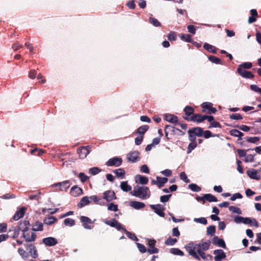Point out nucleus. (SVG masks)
I'll use <instances>...</instances> for the list:
<instances>
[{
  "label": "nucleus",
  "mask_w": 261,
  "mask_h": 261,
  "mask_svg": "<svg viewBox=\"0 0 261 261\" xmlns=\"http://www.w3.org/2000/svg\"><path fill=\"white\" fill-rule=\"evenodd\" d=\"M211 242L207 241L206 242H201L199 243H196L191 242L185 246V248L194 259L200 260L201 258L203 260H207V257L212 258V256L210 254H206L204 251L208 250L210 248Z\"/></svg>",
  "instance_id": "nucleus-1"
},
{
  "label": "nucleus",
  "mask_w": 261,
  "mask_h": 261,
  "mask_svg": "<svg viewBox=\"0 0 261 261\" xmlns=\"http://www.w3.org/2000/svg\"><path fill=\"white\" fill-rule=\"evenodd\" d=\"M130 194L133 196L142 199H147L150 196V192L149 188L145 186H136L134 188V190L130 191Z\"/></svg>",
  "instance_id": "nucleus-2"
},
{
  "label": "nucleus",
  "mask_w": 261,
  "mask_h": 261,
  "mask_svg": "<svg viewBox=\"0 0 261 261\" xmlns=\"http://www.w3.org/2000/svg\"><path fill=\"white\" fill-rule=\"evenodd\" d=\"M149 206L159 216L161 217H165V214L164 211L165 210V208L162 204H151Z\"/></svg>",
  "instance_id": "nucleus-3"
},
{
  "label": "nucleus",
  "mask_w": 261,
  "mask_h": 261,
  "mask_svg": "<svg viewBox=\"0 0 261 261\" xmlns=\"http://www.w3.org/2000/svg\"><path fill=\"white\" fill-rule=\"evenodd\" d=\"M165 133L166 137L167 138V139H169V138L168 137V134L170 133L171 134L174 135L178 132L181 133V135H185V133L181 131L180 129L175 128L174 126H172L171 125H166L165 126Z\"/></svg>",
  "instance_id": "nucleus-4"
},
{
  "label": "nucleus",
  "mask_w": 261,
  "mask_h": 261,
  "mask_svg": "<svg viewBox=\"0 0 261 261\" xmlns=\"http://www.w3.org/2000/svg\"><path fill=\"white\" fill-rule=\"evenodd\" d=\"M104 223L111 227H115L118 230H123L125 229L123 225L115 219L112 220H105Z\"/></svg>",
  "instance_id": "nucleus-5"
},
{
  "label": "nucleus",
  "mask_w": 261,
  "mask_h": 261,
  "mask_svg": "<svg viewBox=\"0 0 261 261\" xmlns=\"http://www.w3.org/2000/svg\"><path fill=\"white\" fill-rule=\"evenodd\" d=\"M122 163V159L119 157H114L110 159L106 163L108 166L119 167Z\"/></svg>",
  "instance_id": "nucleus-6"
},
{
  "label": "nucleus",
  "mask_w": 261,
  "mask_h": 261,
  "mask_svg": "<svg viewBox=\"0 0 261 261\" xmlns=\"http://www.w3.org/2000/svg\"><path fill=\"white\" fill-rule=\"evenodd\" d=\"M76 151L81 159H85L90 153V148L89 146H82L78 148Z\"/></svg>",
  "instance_id": "nucleus-7"
},
{
  "label": "nucleus",
  "mask_w": 261,
  "mask_h": 261,
  "mask_svg": "<svg viewBox=\"0 0 261 261\" xmlns=\"http://www.w3.org/2000/svg\"><path fill=\"white\" fill-rule=\"evenodd\" d=\"M185 120L188 121L201 123L205 120V117L204 115L199 114H195L190 117L185 118Z\"/></svg>",
  "instance_id": "nucleus-8"
},
{
  "label": "nucleus",
  "mask_w": 261,
  "mask_h": 261,
  "mask_svg": "<svg viewBox=\"0 0 261 261\" xmlns=\"http://www.w3.org/2000/svg\"><path fill=\"white\" fill-rule=\"evenodd\" d=\"M213 103L210 102H203L201 105V107L203 108L201 112L202 113H204L205 112V109H207L209 111V113L215 114L217 110L216 108L213 107Z\"/></svg>",
  "instance_id": "nucleus-9"
},
{
  "label": "nucleus",
  "mask_w": 261,
  "mask_h": 261,
  "mask_svg": "<svg viewBox=\"0 0 261 261\" xmlns=\"http://www.w3.org/2000/svg\"><path fill=\"white\" fill-rule=\"evenodd\" d=\"M237 71L240 75L245 79H252L254 76L251 71L245 70V69H242L241 67H238Z\"/></svg>",
  "instance_id": "nucleus-10"
},
{
  "label": "nucleus",
  "mask_w": 261,
  "mask_h": 261,
  "mask_svg": "<svg viewBox=\"0 0 261 261\" xmlns=\"http://www.w3.org/2000/svg\"><path fill=\"white\" fill-rule=\"evenodd\" d=\"M156 241L154 239L149 240L148 242L149 248L147 249V252L149 254L158 253L159 252V249L155 247Z\"/></svg>",
  "instance_id": "nucleus-11"
},
{
  "label": "nucleus",
  "mask_w": 261,
  "mask_h": 261,
  "mask_svg": "<svg viewBox=\"0 0 261 261\" xmlns=\"http://www.w3.org/2000/svg\"><path fill=\"white\" fill-rule=\"evenodd\" d=\"M80 219L85 229H91L92 228L90 225L92 224L93 222L89 217L83 216L80 217Z\"/></svg>",
  "instance_id": "nucleus-12"
},
{
  "label": "nucleus",
  "mask_w": 261,
  "mask_h": 261,
  "mask_svg": "<svg viewBox=\"0 0 261 261\" xmlns=\"http://www.w3.org/2000/svg\"><path fill=\"white\" fill-rule=\"evenodd\" d=\"M139 159V152L138 151L130 152L127 155V159L132 163L137 162Z\"/></svg>",
  "instance_id": "nucleus-13"
},
{
  "label": "nucleus",
  "mask_w": 261,
  "mask_h": 261,
  "mask_svg": "<svg viewBox=\"0 0 261 261\" xmlns=\"http://www.w3.org/2000/svg\"><path fill=\"white\" fill-rule=\"evenodd\" d=\"M22 232V237L25 239L26 242H31L35 241L37 235L35 232H32L31 234L30 232L28 231H24Z\"/></svg>",
  "instance_id": "nucleus-14"
},
{
  "label": "nucleus",
  "mask_w": 261,
  "mask_h": 261,
  "mask_svg": "<svg viewBox=\"0 0 261 261\" xmlns=\"http://www.w3.org/2000/svg\"><path fill=\"white\" fill-rule=\"evenodd\" d=\"M103 199L107 201L110 202L117 198L115 193L113 191L108 190L103 193Z\"/></svg>",
  "instance_id": "nucleus-15"
},
{
  "label": "nucleus",
  "mask_w": 261,
  "mask_h": 261,
  "mask_svg": "<svg viewBox=\"0 0 261 261\" xmlns=\"http://www.w3.org/2000/svg\"><path fill=\"white\" fill-rule=\"evenodd\" d=\"M42 243L47 246H54L58 244V241L55 238L47 237L43 239Z\"/></svg>",
  "instance_id": "nucleus-16"
},
{
  "label": "nucleus",
  "mask_w": 261,
  "mask_h": 261,
  "mask_svg": "<svg viewBox=\"0 0 261 261\" xmlns=\"http://www.w3.org/2000/svg\"><path fill=\"white\" fill-rule=\"evenodd\" d=\"M212 243L224 249L226 248L224 241L222 239H220L217 236H215L212 239Z\"/></svg>",
  "instance_id": "nucleus-17"
},
{
  "label": "nucleus",
  "mask_w": 261,
  "mask_h": 261,
  "mask_svg": "<svg viewBox=\"0 0 261 261\" xmlns=\"http://www.w3.org/2000/svg\"><path fill=\"white\" fill-rule=\"evenodd\" d=\"M203 130L201 127H195L188 130V133L193 134L197 137H202L203 136Z\"/></svg>",
  "instance_id": "nucleus-18"
},
{
  "label": "nucleus",
  "mask_w": 261,
  "mask_h": 261,
  "mask_svg": "<svg viewBox=\"0 0 261 261\" xmlns=\"http://www.w3.org/2000/svg\"><path fill=\"white\" fill-rule=\"evenodd\" d=\"M215 255L214 259L216 261L220 260L225 258L226 255L223 250L217 249L214 251Z\"/></svg>",
  "instance_id": "nucleus-19"
},
{
  "label": "nucleus",
  "mask_w": 261,
  "mask_h": 261,
  "mask_svg": "<svg viewBox=\"0 0 261 261\" xmlns=\"http://www.w3.org/2000/svg\"><path fill=\"white\" fill-rule=\"evenodd\" d=\"M30 222L28 220L21 221L18 222L17 227L22 232L28 231Z\"/></svg>",
  "instance_id": "nucleus-20"
},
{
  "label": "nucleus",
  "mask_w": 261,
  "mask_h": 261,
  "mask_svg": "<svg viewBox=\"0 0 261 261\" xmlns=\"http://www.w3.org/2000/svg\"><path fill=\"white\" fill-rule=\"evenodd\" d=\"M69 180H65L62 182L55 184L54 186H58L60 191L66 190L70 187Z\"/></svg>",
  "instance_id": "nucleus-21"
},
{
  "label": "nucleus",
  "mask_w": 261,
  "mask_h": 261,
  "mask_svg": "<svg viewBox=\"0 0 261 261\" xmlns=\"http://www.w3.org/2000/svg\"><path fill=\"white\" fill-rule=\"evenodd\" d=\"M247 173L251 179L258 180L260 178V175L257 171L254 169H251L247 171Z\"/></svg>",
  "instance_id": "nucleus-22"
},
{
  "label": "nucleus",
  "mask_w": 261,
  "mask_h": 261,
  "mask_svg": "<svg viewBox=\"0 0 261 261\" xmlns=\"http://www.w3.org/2000/svg\"><path fill=\"white\" fill-rule=\"evenodd\" d=\"M25 210L26 208L25 207H21L19 211H16L12 219L16 221L23 217L24 215Z\"/></svg>",
  "instance_id": "nucleus-23"
},
{
  "label": "nucleus",
  "mask_w": 261,
  "mask_h": 261,
  "mask_svg": "<svg viewBox=\"0 0 261 261\" xmlns=\"http://www.w3.org/2000/svg\"><path fill=\"white\" fill-rule=\"evenodd\" d=\"M184 111L185 114V116H183L184 119H185V118L190 117L194 114V109L191 106H186L184 108Z\"/></svg>",
  "instance_id": "nucleus-24"
},
{
  "label": "nucleus",
  "mask_w": 261,
  "mask_h": 261,
  "mask_svg": "<svg viewBox=\"0 0 261 261\" xmlns=\"http://www.w3.org/2000/svg\"><path fill=\"white\" fill-rule=\"evenodd\" d=\"M129 205L136 210H140L144 208L145 204L143 202L137 201H132L129 203Z\"/></svg>",
  "instance_id": "nucleus-25"
},
{
  "label": "nucleus",
  "mask_w": 261,
  "mask_h": 261,
  "mask_svg": "<svg viewBox=\"0 0 261 261\" xmlns=\"http://www.w3.org/2000/svg\"><path fill=\"white\" fill-rule=\"evenodd\" d=\"M83 193L82 189L77 186H73L70 189V193L73 196H77L81 195Z\"/></svg>",
  "instance_id": "nucleus-26"
},
{
  "label": "nucleus",
  "mask_w": 261,
  "mask_h": 261,
  "mask_svg": "<svg viewBox=\"0 0 261 261\" xmlns=\"http://www.w3.org/2000/svg\"><path fill=\"white\" fill-rule=\"evenodd\" d=\"M136 182H139L142 185H146L148 182V178L143 175L138 174L136 176Z\"/></svg>",
  "instance_id": "nucleus-27"
},
{
  "label": "nucleus",
  "mask_w": 261,
  "mask_h": 261,
  "mask_svg": "<svg viewBox=\"0 0 261 261\" xmlns=\"http://www.w3.org/2000/svg\"><path fill=\"white\" fill-rule=\"evenodd\" d=\"M252 222V220L251 219L247 217H243V223L245 224H249L251 226H255V227H258V223L255 219H253V224H251Z\"/></svg>",
  "instance_id": "nucleus-28"
},
{
  "label": "nucleus",
  "mask_w": 261,
  "mask_h": 261,
  "mask_svg": "<svg viewBox=\"0 0 261 261\" xmlns=\"http://www.w3.org/2000/svg\"><path fill=\"white\" fill-rule=\"evenodd\" d=\"M90 203L89 198L88 196L83 197L80 200V202L77 204V206L79 208H82Z\"/></svg>",
  "instance_id": "nucleus-29"
},
{
  "label": "nucleus",
  "mask_w": 261,
  "mask_h": 261,
  "mask_svg": "<svg viewBox=\"0 0 261 261\" xmlns=\"http://www.w3.org/2000/svg\"><path fill=\"white\" fill-rule=\"evenodd\" d=\"M165 119L167 121L171 123H177L178 122V118L172 114H166Z\"/></svg>",
  "instance_id": "nucleus-30"
},
{
  "label": "nucleus",
  "mask_w": 261,
  "mask_h": 261,
  "mask_svg": "<svg viewBox=\"0 0 261 261\" xmlns=\"http://www.w3.org/2000/svg\"><path fill=\"white\" fill-rule=\"evenodd\" d=\"M203 48L205 50L209 51L210 53H212L213 54H216V53H217V48L215 46H214L212 45H211L207 43H205L204 44Z\"/></svg>",
  "instance_id": "nucleus-31"
},
{
  "label": "nucleus",
  "mask_w": 261,
  "mask_h": 261,
  "mask_svg": "<svg viewBox=\"0 0 261 261\" xmlns=\"http://www.w3.org/2000/svg\"><path fill=\"white\" fill-rule=\"evenodd\" d=\"M149 129V126L147 125H143L140 126L136 131V134H139L140 136H143Z\"/></svg>",
  "instance_id": "nucleus-32"
},
{
  "label": "nucleus",
  "mask_w": 261,
  "mask_h": 261,
  "mask_svg": "<svg viewBox=\"0 0 261 261\" xmlns=\"http://www.w3.org/2000/svg\"><path fill=\"white\" fill-rule=\"evenodd\" d=\"M156 179L158 180L157 182L159 188H162L168 180L167 177H161L159 176L156 177Z\"/></svg>",
  "instance_id": "nucleus-33"
},
{
  "label": "nucleus",
  "mask_w": 261,
  "mask_h": 261,
  "mask_svg": "<svg viewBox=\"0 0 261 261\" xmlns=\"http://www.w3.org/2000/svg\"><path fill=\"white\" fill-rule=\"evenodd\" d=\"M43 229V224L39 221H36L33 225L32 230L35 231H42Z\"/></svg>",
  "instance_id": "nucleus-34"
},
{
  "label": "nucleus",
  "mask_w": 261,
  "mask_h": 261,
  "mask_svg": "<svg viewBox=\"0 0 261 261\" xmlns=\"http://www.w3.org/2000/svg\"><path fill=\"white\" fill-rule=\"evenodd\" d=\"M204 198L210 202L218 201L217 198L211 194H204Z\"/></svg>",
  "instance_id": "nucleus-35"
},
{
  "label": "nucleus",
  "mask_w": 261,
  "mask_h": 261,
  "mask_svg": "<svg viewBox=\"0 0 261 261\" xmlns=\"http://www.w3.org/2000/svg\"><path fill=\"white\" fill-rule=\"evenodd\" d=\"M114 173L117 177H120L121 179L124 178L125 175V171L122 168H119L115 170L114 171Z\"/></svg>",
  "instance_id": "nucleus-36"
},
{
  "label": "nucleus",
  "mask_w": 261,
  "mask_h": 261,
  "mask_svg": "<svg viewBox=\"0 0 261 261\" xmlns=\"http://www.w3.org/2000/svg\"><path fill=\"white\" fill-rule=\"evenodd\" d=\"M121 189L124 192H129L132 190V187L128 185L127 181H122L120 184Z\"/></svg>",
  "instance_id": "nucleus-37"
},
{
  "label": "nucleus",
  "mask_w": 261,
  "mask_h": 261,
  "mask_svg": "<svg viewBox=\"0 0 261 261\" xmlns=\"http://www.w3.org/2000/svg\"><path fill=\"white\" fill-rule=\"evenodd\" d=\"M57 219L53 216L46 218L44 220V223L46 225H50L57 221Z\"/></svg>",
  "instance_id": "nucleus-38"
},
{
  "label": "nucleus",
  "mask_w": 261,
  "mask_h": 261,
  "mask_svg": "<svg viewBox=\"0 0 261 261\" xmlns=\"http://www.w3.org/2000/svg\"><path fill=\"white\" fill-rule=\"evenodd\" d=\"M170 252L174 255L184 256V253L178 248H173L170 249Z\"/></svg>",
  "instance_id": "nucleus-39"
},
{
  "label": "nucleus",
  "mask_w": 261,
  "mask_h": 261,
  "mask_svg": "<svg viewBox=\"0 0 261 261\" xmlns=\"http://www.w3.org/2000/svg\"><path fill=\"white\" fill-rule=\"evenodd\" d=\"M180 38L187 42H192V38L190 34H181L179 35Z\"/></svg>",
  "instance_id": "nucleus-40"
},
{
  "label": "nucleus",
  "mask_w": 261,
  "mask_h": 261,
  "mask_svg": "<svg viewBox=\"0 0 261 261\" xmlns=\"http://www.w3.org/2000/svg\"><path fill=\"white\" fill-rule=\"evenodd\" d=\"M208 60L212 63H215L217 64H222L221 60L220 58L216 57L214 56H210L208 57Z\"/></svg>",
  "instance_id": "nucleus-41"
},
{
  "label": "nucleus",
  "mask_w": 261,
  "mask_h": 261,
  "mask_svg": "<svg viewBox=\"0 0 261 261\" xmlns=\"http://www.w3.org/2000/svg\"><path fill=\"white\" fill-rule=\"evenodd\" d=\"M31 154L41 156L44 153V150L41 149L35 148L31 149L30 151Z\"/></svg>",
  "instance_id": "nucleus-42"
},
{
  "label": "nucleus",
  "mask_w": 261,
  "mask_h": 261,
  "mask_svg": "<svg viewBox=\"0 0 261 261\" xmlns=\"http://www.w3.org/2000/svg\"><path fill=\"white\" fill-rule=\"evenodd\" d=\"M124 231L126 233L127 237L130 239L131 240L135 241H138V238L134 233H132L129 231H128L126 229H124Z\"/></svg>",
  "instance_id": "nucleus-43"
},
{
  "label": "nucleus",
  "mask_w": 261,
  "mask_h": 261,
  "mask_svg": "<svg viewBox=\"0 0 261 261\" xmlns=\"http://www.w3.org/2000/svg\"><path fill=\"white\" fill-rule=\"evenodd\" d=\"M149 22L153 25L156 27H161V23L158 21V20L153 17H149Z\"/></svg>",
  "instance_id": "nucleus-44"
},
{
  "label": "nucleus",
  "mask_w": 261,
  "mask_h": 261,
  "mask_svg": "<svg viewBox=\"0 0 261 261\" xmlns=\"http://www.w3.org/2000/svg\"><path fill=\"white\" fill-rule=\"evenodd\" d=\"M216 232V227L214 225H210L206 229L207 235H213Z\"/></svg>",
  "instance_id": "nucleus-45"
},
{
  "label": "nucleus",
  "mask_w": 261,
  "mask_h": 261,
  "mask_svg": "<svg viewBox=\"0 0 261 261\" xmlns=\"http://www.w3.org/2000/svg\"><path fill=\"white\" fill-rule=\"evenodd\" d=\"M177 240L176 239L169 237L165 241V244L166 245L172 246L174 245L177 242Z\"/></svg>",
  "instance_id": "nucleus-46"
},
{
  "label": "nucleus",
  "mask_w": 261,
  "mask_h": 261,
  "mask_svg": "<svg viewBox=\"0 0 261 261\" xmlns=\"http://www.w3.org/2000/svg\"><path fill=\"white\" fill-rule=\"evenodd\" d=\"M197 146L196 142H190L188 146L187 152L188 154L191 152Z\"/></svg>",
  "instance_id": "nucleus-47"
},
{
  "label": "nucleus",
  "mask_w": 261,
  "mask_h": 261,
  "mask_svg": "<svg viewBox=\"0 0 261 261\" xmlns=\"http://www.w3.org/2000/svg\"><path fill=\"white\" fill-rule=\"evenodd\" d=\"M65 226H72L75 225V221L71 218H66L64 221Z\"/></svg>",
  "instance_id": "nucleus-48"
},
{
  "label": "nucleus",
  "mask_w": 261,
  "mask_h": 261,
  "mask_svg": "<svg viewBox=\"0 0 261 261\" xmlns=\"http://www.w3.org/2000/svg\"><path fill=\"white\" fill-rule=\"evenodd\" d=\"M101 170L98 167H92L89 169V173L91 175H95L101 172Z\"/></svg>",
  "instance_id": "nucleus-49"
},
{
  "label": "nucleus",
  "mask_w": 261,
  "mask_h": 261,
  "mask_svg": "<svg viewBox=\"0 0 261 261\" xmlns=\"http://www.w3.org/2000/svg\"><path fill=\"white\" fill-rule=\"evenodd\" d=\"M246 140L249 143H255L259 141V138L257 137H247L246 138Z\"/></svg>",
  "instance_id": "nucleus-50"
},
{
  "label": "nucleus",
  "mask_w": 261,
  "mask_h": 261,
  "mask_svg": "<svg viewBox=\"0 0 261 261\" xmlns=\"http://www.w3.org/2000/svg\"><path fill=\"white\" fill-rule=\"evenodd\" d=\"M252 66L251 62H244L239 65L238 67L242 68V69H250Z\"/></svg>",
  "instance_id": "nucleus-51"
},
{
  "label": "nucleus",
  "mask_w": 261,
  "mask_h": 261,
  "mask_svg": "<svg viewBox=\"0 0 261 261\" xmlns=\"http://www.w3.org/2000/svg\"><path fill=\"white\" fill-rule=\"evenodd\" d=\"M230 119L232 120H242L243 117L242 115L238 113H233L229 115Z\"/></svg>",
  "instance_id": "nucleus-52"
},
{
  "label": "nucleus",
  "mask_w": 261,
  "mask_h": 261,
  "mask_svg": "<svg viewBox=\"0 0 261 261\" xmlns=\"http://www.w3.org/2000/svg\"><path fill=\"white\" fill-rule=\"evenodd\" d=\"M78 177L80 178L81 182L83 183L86 182L89 178V177L85 175V174L83 172H80L78 175Z\"/></svg>",
  "instance_id": "nucleus-53"
},
{
  "label": "nucleus",
  "mask_w": 261,
  "mask_h": 261,
  "mask_svg": "<svg viewBox=\"0 0 261 261\" xmlns=\"http://www.w3.org/2000/svg\"><path fill=\"white\" fill-rule=\"evenodd\" d=\"M189 188L194 192H199L201 190V188L195 184H191L189 185Z\"/></svg>",
  "instance_id": "nucleus-54"
},
{
  "label": "nucleus",
  "mask_w": 261,
  "mask_h": 261,
  "mask_svg": "<svg viewBox=\"0 0 261 261\" xmlns=\"http://www.w3.org/2000/svg\"><path fill=\"white\" fill-rule=\"evenodd\" d=\"M229 211H230L231 212H232V213H237L238 214H242V211H241V209L239 207H237L234 206H229Z\"/></svg>",
  "instance_id": "nucleus-55"
},
{
  "label": "nucleus",
  "mask_w": 261,
  "mask_h": 261,
  "mask_svg": "<svg viewBox=\"0 0 261 261\" xmlns=\"http://www.w3.org/2000/svg\"><path fill=\"white\" fill-rule=\"evenodd\" d=\"M108 209L111 211L117 212L118 211V205L113 203H111L109 204Z\"/></svg>",
  "instance_id": "nucleus-56"
},
{
  "label": "nucleus",
  "mask_w": 261,
  "mask_h": 261,
  "mask_svg": "<svg viewBox=\"0 0 261 261\" xmlns=\"http://www.w3.org/2000/svg\"><path fill=\"white\" fill-rule=\"evenodd\" d=\"M180 178L181 180H184L186 183H189L190 182V179L188 178L186 174L184 172H182L179 175Z\"/></svg>",
  "instance_id": "nucleus-57"
},
{
  "label": "nucleus",
  "mask_w": 261,
  "mask_h": 261,
  "mask_svg": "<svg viewBox=\"0 0 261 261\" xmlns=\"http://www.w3.org/2000/svg\"><path fill=\"white\" fill-rule=\"evenodd\" d=\"M172 195H164L163 196H161L160 197V201L162 202H168L170 198L171 197Z\"/></svg>",
  "instance_id": "nucleus-58"
},
{
  "label": "nucleus",
  "mask_w": 261,
  "mask_h": 261,
  "mask_svg": "<svg viewBox=\"0 0 261 261\" xmlns=\"http://www.w3.org/2000/svg\"><path fill=\"white\" fill-rule=\"evenodd\" d=\"M194 221L204 225H206L207 223V220L206 219V218L204 217H201L200 218H195Z\"/></svg>",
  "instance_id": "nucleus-59"
},
{
  "label": "nucleus",
  "mask_w": 261,
  "mask_h": 261,
  "mask_svg": "<svg viewBox=\"0 0 261 261\" xmlns=\"http://www.w3.org/2000/svg\"><path fill=\"white\" fill-rule=\"evenodd\" d=\"M221 125L220 123L218 121H213L211 122L209 126L208 127V128H211L212 127H219L221 128Z\"/></svg>",
  "instance_id": "nucleus-60"
},
{
  "label": "nucleus",
  "mask_w": 261,
  "mask_h": 261,
  "mask_svg": "<svg viewBox=\"0 0 261 261\" xmlns=\"http://www.w3.org/2000/svg\"><path fill=\"white\" fill-rule=\"evenodd\" d=\"M137 247H138L139 250L141 253H145L146 251H147V250L146 249V247H145V246L144 245L140 244V243H137Z\"/></svg>",
  "instance_id": "nucleus-61"
},
{
  "label": "nucleus",
  "mask_w": 261,
  "mask_h": 261,
  "mask_svg": "<svg viewBox=\"0 0 261 261\" xmlns=\"http://www.w3.org/2000/svg\"><path fill=\"white\" fill-rule=\"evenodd\" d=\"M135 0H131L128 1L126 5L130 9H135L136 8V5L135 4Z\"/></svg>",
  "instance_id": "nucleus-62"
},
{
  "label": "nucleus",
  "mask_w": 261,
  "mask_h": 261,
  "mask_svg": "<svg viewBox=\"0 0 261 261\" xmlns=\"http://www.w3.org/2000/svg\"><path fill=\"white\" fill-rule=\"evenodd\" d=\"M89 200L90 201H93L94 203H99V202L100 201V200H101V199L100 198H98L97 196L96 195H93V196H91L90 197H89Z\"/></svg>",
  "instance_id": "nucleus-63"
},
{
  "label": "nucleus",
  "mask_w": 261,
  "mask_h": 261,
  "mask_svg": "<svg viewBox=\"0 0 261 261\" xmlns=\"http://www.w3.org/2000/svg\"><path fill=\"white\" fill-rule=\"evenodd\" d=\"M12 228L14 229V233L11 237L13 239L17 238L19 234V231L20 230L18 227H17V228H16L13 226L12 227Z\"/></svg>",
  "instance_id": "nucleus-64"
}]
</instances>
